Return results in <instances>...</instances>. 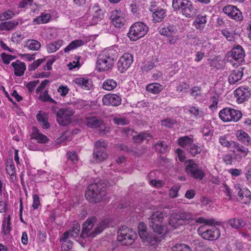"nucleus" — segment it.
<instances>
[{
	"label": "nucleus",
	"instance_id": "15",
	"mask_svg": "<svg viewBox=\"0 0 251 251\" xmlns=\"http://www.w3.org/2000/svg\"><path fill=\"white\" fill-rule=\"evenodd\" d=\"M186 172L191 176L200 180H201L205 176V174L201 168L193 160H190L187 164Z\"/></svg>",
	"mask_w": 251,
	"mask_h": 251
},
{
	"label": "nucleus",
	"instance_id": "54",
	"mask_svg": "<svg viewBox=\"0 0 251 251\" xmlns=\"http://www.w3.org/2000/svg\"><path fill=\"white\" fill-rule=\"evenodd\" d=\"M229 136L227 135H224L221 136L219 138V142L221 145L224 147L229 148L232 144L234 145V142L228 141L227 137Z\"/></svg>",
	"mask_w": 251,
	"mask_h": 251
},
{
	"label": "nucleus",
	"instance_id": "20",
	"mask_svg": "<svg viewBox=\"0 0 251 251\" xmlns=\"http://www.w3.org/2000/svg\"><path fill=\"white\" fill-rule=\"evenodd\" d=\"M102 101L103 105L117 106L121 104L122 99L116 94H108L103 97Z\"/></svg>",
	"mask_w": 251,
	"mask_h": 251
},
{
	"label": "nucleus",
	"instance_id": "2",
	"mask_svg": "<svg viewBox=\"0 0 251 251\" xmlns=\"http://www.w3.org/2000/svg\"><path fill=\"white\" fill-rule=\"evenodd\" d=\"M106 184L102 182L89 185L85 193V197L90 202L97 203L106 195Z\"/></svg>",
	"mask_w": 251,
	"mask_h": 251
},
{
	"label": "nucleus",
	"instance_id": "17",
	"mask_svg": "<svg viewBox=\"0 0 251 251\" xmlns=\"http://www.w3.org/2000/svg\"><path fill=\"white\" fill-rule=\"evenodd\" d=\"M133 61V55L130 53H125L120 57L117 63V67L121 73H124L131 66Z\"/></svg>",
	"mask_w": 251,
	"mask_h": 251
},
{
	"label": "nucleus",
	"instance_id": "53",
	"mask_svg": "<svg viewBox=\"0 0 251 251\" xmlns=\"http://www.w3.org/2000/svg\"><path fill=\"white\" fill-rule=\"evenodd\" d=\"M14 12L11 10H8L4 12H2L0 15V20L5 21L6 20L10 19L15 16Z\"/></svg>",
	"mask_w": 251,
	"mask_h": 251
},
{
	"label": "nucleus",
	"instance_id": "57",
	"mask_svg": "<svg viewBox=\"0 0 251 251\" xmlns=\"http://www.w3.org/2000/svg\"><path fill=\"white\" fill-rule=\"evenodd\" d=\"M1 57L3 63L8 65L10 63V61L15 59L16 57L15 55L6 54L5 52H2L1 54Z\"/></svg>",
	"mask_w": 251,
	"mask_h": 251
},
{
	"label": "nucleus",
	"instance_id": "39",
	"mask_svg": "<svg viewBox=\"0 0 251 251\" xmlns=\"http://www.w3.org/2000/svg\"><path fill=\"white\" fill-rule=\"evenodd\" d=\"M86 43L84 40L78 39L72 41L65 49V52H67L71 50L76 49L82 46Z\"/></svg>",
	"mask_w": 251,
	"mask_h": 251
},
{
	"label": "nucleus",
	"instance_id": "11",
	"mask_svg": "<svg viewBox=\"0 0 251 251\" xmlns=\"http://www.w3.org/2000/svg\"><path fill=\"white\" fill-rule=\"evenodd\" d=\"M107 143L103 140L96 141L93 151L94 157L97 162H101L105 160L108 156L106 151Z\"/></svg>",
	"mask_w": 251,
	"mask_h": 251
},
{
	"label": "nucleus",
	"instance_id": "33",
	"mask_svg": "<svg viewBox=\"0 0 251 251\" xmlns=\"http://www.w3.org/2000/svg\"><path fill=\"white\" fill-rule=\"evenodd\" d=\"M93 14L91 21L89 22V24L91 25H95L100 21L103 17V13L102 11L97 7Z\"/></svg>",
	"mask_w": 251,
	"mask_h": 251
},
{
	"label": "nucleus",
	"instance_id": "24",
	"mask_svg": "<svg viewBox=\"0 0 251 251\" xmlns=\"http://www.w3.org/2000/svg\"><path fill=\"white\" fill-rule=\"evenodd\" d=\"M11 66L14 68L15 75L21 76L24 75L26 70V65L24 62L17 60L15 62L12 63Z\"/></svg>",
	"mask_w": 251,
	"mask_h": 251
},
{
	"label": "nucleus",
	"instance_id": "14",
	"mask_svg": "<svg viewBox=\"0 0 251 251\" xmlns=\"http://www.w3.org/2000/svg\"><path fill=\"white\" fill-rule=\"evenodd\" d=\"M223 11L229 18L238 23L242 22L244 20L242 12L234 5H226L223 7Z\"/></svg>",
	"mask_w": 251,
	"mask_h": 251
},
{
	"label": "nucleus",
	"instance_id": "1",
	"mask_svg": "<svg viewBox=\"0 0 251 251\" xmlns=\"http://www.w3.org/2000/svg\"><path fill=\"white\" fill-rule=\"evenodd\" d=\"M97 221L95 217L89 218L83 224L82 230L80 237L82 238H88L91 240L96 237L98 234L101 233L105 228L108 227L110 220L105 219L99 222L96 227L93 228Z\"/></svg>",
	"mask_w": 251,
	"mask_h": 251
},
{
	"label": "nucleus",
	"instance_id": "47",
	"mask_svg": "<svg viewBox=\"0 0 251 251\" xmlns=\"http://www.w3.org/2000/svg\"><path fill=\"white\" fill-rule=\"evenodd\" d=\"M10 225V216L8 215L7 218L3 220L1 226L2 231L5 235L8 234L11 230Z\"/></svg>",
	"mask_w": 251,
	"mask_h": 251
},
{
	"label": "nucleus",
	"instance_id": "40",
	"mask_svg": "<svg viewBox=\"0 0 251 251\" xmlns=\"http://www.w3.org/2000/svg\"><path fill=\"white\" fill-rule=\"evenodd\" d=\"M60 242L62 243L61 249L62 251H69L73 247V242L72 239L67 237H62L60 239Z\"/></svg>",
	"mask_w": 251,
	"mask_h": 251
},
{
	"label": "nucleus",
	"instance_id": "59",
	"mask_svg": "<svg viewBox=\"0 0 251 251\" xmlns=\"http://www.w3.org/2000/svg\"><path fill=\"white\" fill-rule=\"evenodd\" d=\"M57 32L53 29H48L45 31V38L49 40L55 39L57 36Z\"/></svg>",
	"mask_w": 251,
	"mask_h": 251
},
{
	"label": "nucleus",
	"instance_id": "48",
	"mask_svg": "<svg viewBox=\"0 0 251 251\" xmlns=\"http://www.w3.org/2000/svg\"><path fill=\"white\" fill-rule=\"evenodd\" d=\"M172 251H192L191 248L187 245L183 243H177L173 246L171 249Z\"/></svg>",
	"mask_w": 251,
	"mask_h": 251
},
{
	"label": "nucleus",
	"instance_id": "16",
	"mask_svg": "<svg viewBox=\"0 0 251 251\" xmlns=\"http://www.w3.org/2000/svg\"><path fill=\"white\" fill-rule=\"evenodd\" d=\"M236 101L238 103H242L248 100L251 95V89L248 86H240L234 92Z\"/></svg>",
	"mask_w": 251,
	"mask_h": 251
},
{
	"label": "nucleus",
	"instance_id": "22",
	"mask_svg": "<svg viewBox=\"0 0 251 251\" xmlns=\"http://www.w3.org/2000/svg\"><path fill=\"white\" fill-rule=\"evenodd\" d=\"M73 82L85 90H89L92 87L91 79L87 77H76L73 80Z\"/></svg>",
	"mask_w": 251,
	"mask_h": 251
},
{
	"label": "nucleus",
	"instance_id": "58",
	"mask_svg": "<svg viewBox=\"0 0 251 251\" xmlns=\"http://www.w3.org/2000/svg\"><path fill=\"white\" fill-rule=\"evenodd\" d=\"M45 61L46 58H45L38 59L34 61V62L28 66V70L29 71L35 70L40 66L41 64H42L43 62H44Z\"/></svg>",
	"mask_w": 251,
	"mask_h": 251
},
{
	"label": "nucleus",
	"instance_id": "61",
	"mask_svg": "<svg viewBox=\"0 0 251 251\" xmlns=\"http://www.w3.org/2000/svg\"><path fill=\"white\" fill-rule=\"evenodd\" d=\"M197 223H204L207 225L212 226L215 224V221L213 219H205L202 217H199L195 219Z\"/></svg>",
	"mask_w": 251,
	"mask_h": 251
},
{
	"label": "nucleus",
	"instance_id": "7",
	"mask_svg": "<svg viewBox=\"0 0 251 251\" xmlns=\"http://www.w3.org/2000/svg\"><path fill=\"white\" fill-rule=\"evenodd\" d=\"M166 216V214L160 211H156L152 213L150 221V226L153 230L161 234L167 233V229L164 228V227H163L160 224Z\"/></svg>",
	"mask_w": 251,
	"mask_h": 251
},
{
	"label": "nucleus",
	"instance_id": "63",
	"mask_svg": "<svg viewBox=\"0 0 251 251\" xmlns=\"http://www.w3.org/2000/svg\"><path fill=\"white\" fill-rule=\"evenodd\" d=\"M180 188V186L178 184L174 185L172 187L169 191V195L172 198H176L177 196V193Z\"/></svg>",
	"mask_w": 251,
	"mask_h": 251
},
{
	"label": "nucleus",
	"instance_id": "30",
	"mask_svg": "<svg viewBox=\"0 0 251 251\" xmlns=\"http://www.w3.org/2000/svg\"><path fill=\"white\" fill-rule=\"evenodd\" d=\"M36 118L43 128L47 129L50 127V124L48 122V116L46 113L40 111L37 114Z\"/></svg>",
	"mask_w": 251,
	"mask_h": 251
},
{
	"label": "nucleus",
	"instance_id": "12",
	"mask_svg": "<svg viewBox=\"0 0 251 251\" xmlns=\"http://www.w3.org/2000/svg\"><path fill=\"white\" fill-rule=\"evenodd\" d=\"M74 114V110L70 108L60 109L56 113V120L58 123L62 126L68 125L72 121V116Z\"/></svg>",
	"mask_w": 251,
	"mask_h": 251
},
{
	"label": "nucleus",
	"instance_id": "45",
	"mask_svg": "<svg viewBox=\"0 0 251 251\" xmlns=\"http://www.w3.org/2000/svg\"><path fill=\"white\" fill-rule=\"evenodd\" d=\"M154 148L156 151L159 153H164L169 149V146L165 141H159L154 144Z\"/></svg>",
	"mask_w": 251,
	"mask_h": 251
},
{
	"label": "nucleus",
	"instance_id": "4",
	"mask_svg": "<svg viewBox=\"0 0 251 251\" xmlns=\"http://www.w3.org/2000/svg\"><path fill=\"white\" fill-rule=\"evenodd\" d=\"M113 52L112 50H106L99 55L97 62L99 71H105L112 68L115 58Z\"/></svg>",
	"mask_w": 251,
	"mask_h": 251
},
{
	"label": "nucleus",
	"instance_id": "44",
	"mask_svg": "<svg viewBox=\"0 0 251 251\" xmlns=\"http://www.w3.org/2000/svg\"><path fill=\"white\" fill-rule=\"evenodd\" d=\"M162 86L158 83H151L148 85L146 90L152 94H157L162 90Z\"/></svg>",
	"mask_w": 251,
	"mask_h": 251
},
{
	"label": "nucleus",
	"instance_id": "64",
	"mask_svg": "<svg viewBox=\"0 0 251 251\" xmlns=\"http://www.w3.org/2000/svg\"><path fill=\"white\" fill-rule=\"evenodd\" d=\"M210 100L212 103L209 105V108L211 110H214L217 107L219 101V97L217 95H215L210 98Z\"/></svg>",
	"mask_w": 251,
	"mask_h": 251
},
{
	"label": "nucleus",
	"instance_id": "8",
	"mask_svg": "<svg viewBox=\"0 0 251 251\" xmlns=\"http://www.w3.org/2000/svg\"><path fill=\"white\" fill-rule=\"evenodd\" d=\"M245 52L240 45L235 46L227 53L229 61L233 66H238L244 60Z\"/></svg>",
	"mask_w": 251,
	"mask_h": 251
},
{
	"label": "nucleus",
	"instance_id": "10",
	"mask_svg": "<svg viewBox=\"0 0 251 251\" xmlns=\"http://www.w3.org/2000/svg\"><path fill=\"white\" fill-rule=\"evenodd\" d=\"M219 115L220 119L225 122H237L242 116V114L240 111L228 107L221 110Z\"/></svg>",
	"mask_w": 251,
	"mask_h": 251
},
{
	"label": "nucleus",
	"instance_id": "5",
	"mask_svg": "<svg viewBox=\"0 0 251 251\" xmlns=\"http://www.w3.org/2000/svg\"><path fill=\"white\" fill-rule=\"evenodd\" d=\"M136 237V232L126 226H122L118 230L117 239L123 245H131Z\"/></svg>",
	"mask_w": 251,
	"mask_h": 251
},
{
	"label": "nucleus",
	"instance_id": "26",
	"mask_svg": "<svg viewBox=\"0 0 251 251\" xmlns=\"http://www.w3.org/2000/svg\"><path fill=\"white\" fill-rule=\"evenodd\" d=\"M207 21L206 15H199L193 22V25L195 27L200 30H202L205 26Z\"/></svg>",
	"mask_w": 251,
	"mask_h": 251
},
{
	"label": "nucleus",
	"instance_id": "28",
	"mask_svg": "<svg viewBox=\"0 0 251 251\" xmlns=\"http://www.w3.org/2000/svg\"><path fill=\"white\" fill-rule=\"evenodd\" d=\"M19 25V20L15 19L2 22L0 24L1 30L10 31L14 29Z\"/></svg>",
	"mask_w": 251,
	"mask_h": 251
},
{
	"label": "nucleus",
	"instance_id": "6",
	"mask_svg": "<svg viewBox=\"0 0 251 251\" xmlns=\"http://www.w3.org/2000/svg\"><path fill=\"white\" fill-rule=\"evenodd\" d=\"M149 27L143 22H136L129 28L128 36L130 40L135 41L143 37L148 32Z\"/></svg>",
	"mask_w": 251,
	"mask_h": 251
},
{
	"label": "nucleus",
	"instance_id": "42",
	"mask_svg": "<svg viewBox=\"0 0 251 251\" xmlns=\"http://www.w3.org/2000/svg\"><path fill=\"white\" fill-rule=\"evenodd\" d=\"M188 112L196 119L201 118L204 115L202 110L198 107L194 105L189 106Z\"/></svg>",
	"mask_w": 251,
	"mask_h": 251
},
{
	"label": "nucleus",
	"instance_id": "51",
	"mask_svg": "<svg viewBox=\"0 0 251 251\" xmlns=\"http://www.w3.org/2000/svg\"><path fill=\"white\" fill-rule=\"evenodd\" d=\"M66 156L67 158L66 163L67 164H70L71 162L73 164H75L78 160L77 155L74 151L68 152L66 154Z\"/></svg>",
	"mask_w": 251,
	"mask_h": 251
},
{
	"label": "nucleus",
	"instance_id": "38",
	"mask_svg": "<svg viewBox=\"0 0 251 251\" xmlns=\"http://www.w3.org/2000/svg\"><path fill=\"white\" fill-rule=\"evenodd\" d=\"M193 142L192 138L187 136L180 137L177 139L178 144L186 150L188 149Z\"/></svg>",
	"mask_w": 251,
	"mask_h": 251
},
{
	"label": "nucleus",
	"instance_id": "50",
	"mask_svg": "<svg viewBox=\"0 0 251 251\" xmlns=\"http://www.w3.org/2000/svg\"><path fill=\"white\" fill-rule=\"evenodd\" d=\"M151 136L146 133H142L133 136V140L135 142L140 143L144 140H149Z\"/></svg>",
	"mask_w": 251,
	"mask_h": 251
},
{
	"label": "nucleus",
	"instance_id": "60",
	"mask_svg": "<svg viewBox=\"0 0 251 251\" xmlns=\"http://www.w3.org/2000/svg\"><path fill=\"white\" fill-rule=\"evenodd\" d=\"M177 216L180 220V222H181L182 221L192 220L193 218V216L191 213L187 212L180 213Z\"/></svg>",
	"mask_w": 251,
	"mask_h": 251
},
{
	"label": "nucleus",
	"instance_id": "29",
	"mask_svg": "<svg viewBox=\"0 0 251 251\" xmlns=\"http://www.w3.org/2000/svg\"><path fill=\"white\" fill-rule=\"evenodd\" d=\"M153 232V234L148 236V239L145 241L151 246L157 245L160 242L161 238L165 234L157 233L154 230Z\"/></svg>",
	"mask_w": 251,
	"mask_h": 251
},
{
	"label": "nucleus",
	"instance_id": "18",
	"mask_svg": "<svg viewBox=\"0 0 251 251\" xmlns=\"http://www.w3.org/2000/svg\"><path fill=\"white\" fill-rule=\"evenodd\" d=\"M86 123L88 126L90 128H99L100 134L106 130V127L103 121L97 117L93 116L87 118Z\"/></svg>",
	"mask_w": 251,
	"mask_h": 251
},
{
	"label": "nucleus",
	"instance_id": "62",
	"mask_svg": "<svg viewBox=\"0 0 251 251\" xmlns=\"http://www.w3.org/2000/svg\"><path fill=\"white\" fill-rule=\"evenodd\" d=\"M33 203L32 207L34 209H38L41 206L40 199L37 194H34L32 196Z\"/></svg>",
	"mask_w": 251,
	"mask_h": 251
},
{
	"label": "nucleus",
	"instance_id": "55",
	"mask_svg": "<svg viewBox=\"0 0 251 251\" xmlns=\"http://www.w3.org/2000/svg\"><path fill=\"white\" fill-rule=\"evenodd\" d=\"M50 18V14H42L41 16L37 17L34 21H36L38 24H44L47 23Z\"/></svg>",
	"mask_w": 251,
	"mask_h": 251
},
{
	"label": "nucleus",
	"instance_id": "46",
	"mask_svg": "<svg viewBox=\"0 0 251 251\" xmlns=\"http://www.w3.org/2000/svg\"><path fill=\"white\" fill-rule=\"evenodd\" d=\"M138 233L143 241L145 242L146 240L148 239V234L147 232V226L145 223H140L139 224Z\"/></svg>",
	"mask_w": 251,
	"mask_h": 251
},
{
	"label": "nucleus",
	"instance_id": "23",
	"mask_svg": "<svg viewBox=\"0 0 251 251\" xmlns=\"http://www.w3.org/2000/svg\"><path fill=\"white\" fill-rule=\"evenodd\" d=\"M238 200L243 203L249 204L251 202V192L246 188L238 192Z\"/></svg>",
	"mask_w": 251,
	"mask_h": 251
},
{
	"label": "nucleus",
	"instance_id": "31",
	"mask_svg": "<svg viewBox=\"0 0 251 251\" xmlns=\"http://www.w3.org/2000/svg\"><path fill=\"white\" fill-rule=\"evenodd\" d=\"M238 140L246 145H251V137L245 131L238 130L236 134Z\"/></svg>",
	"mask_w": 251,
	"mask_h": 251
},
{
	"label": "nucleus",
	"instance_id": "35",
	"mask_svg": "<svg viewBox=\"0 0 251 251\" xmlns=\"http://www.w3.org/2000/svg\"><path fill=\"white\" fill-rule=\"evenodd\" d=\"M190 94L195 100L199 102L204 100V97L201 93V88L198 86L193 87L190 90Z\"/></svg>",
	"mask_w": 251,
	"mask_h": 251
},
{
	"label": "nucleus",
	"instance_id": "43",
	"mask_svg": "<svg viewBox=\"0 0 251 251\" xmlns=\"http://www.w3.org/2000/svg\"><path fill=\"white\" fill-rule=\"evenodd\" d=\"M25 46L30 50H38L41 48V43L36 40L28 39L25 42Z\"/></svg>",
	"mask_w": 251,
	"mask_h": 251
},
{
	"label": "nucleus",
	"instance_id": "56",
	"mask_svg": "<svg viewBox=\"0 0 251 251\" xmlns=\"http://www.w3.org/2000/svg\"><path fill=\"white\" fill-rule=\"evenodd\" d=\"M234 146H235L237 151L240 152L241 155L244 156L247 155L249 152V150L247 148L236 142L234 143Z\"/></svg>",
	"mask_w": 251,
	"mask_h": 251
},
{
	"label": "nucleus",
	"instance_id": "27",
	"mask_svg": "<svg viewBox=\"0 0 251 251\" xmlns=\"http://www.w3.org/2000/svg\"><path fill=\"white\" fill-rule=\"evenodd\" d=\"M182 225V222H180V220L179 219L177 215L176 216L172 215L170 217L168 222V226H163L164 228L167 229V232L171 230L176 229Z\"/></svg>",
	"mask_w": 251,
	"mask_h": 251
},
{
	"label": "nucleus",
	"instance_id": "3",
	"mask_svg": "<svg viewBox=\"0 0 251 251\" xmlns=\"http://www.w3.org/2000/svg\"><path fill=\"white\" fill-rule=\"evenodd\" d=\"M172 7L179 11L186 18H191L195 13L196 9L191 0H173Z\"/></svg>",
	"mask_w": 251,
	"mask_h": 251
},
{
	"label": "nucleus",
	"instance_id": "49",
	"mask_svg": "<svg viewBox=\"0 0 251 251\" xmlns=\"http://www.w3.org/2000/svg\"><path fill=\"white\" fill-rule=\"evenodd\" d=\"M187 150L189 151V153L192 156H195L197 154L201 153L202 149L201 147L193 143Z\"/></svg>",
	"mask_w": 251,
	"mask_h": 251
},
{
	"label": "nucleus",
	"instance_id": "37",
	"mask_svg": "<svg viewBox=\"0 0 251 251\" xmlns=\"http://www.w3.org/2000/svg\"><path fill=\"white\" fill-rule=\"evenodd\" d=\"M227 223L232 227L235 229L242 228L244 227L246 224V222L242 219L236 218L229 219Z\"/></svg>",
	"mask_w": 251,
	"mask_h": 251
},
{
	"label": "nucleus",
	"instance_id": "25",
	"mask_svg": "<svg viewBox=\"0 0 251 251\" xmlns=\"http://www.w3.org/2000/svg\"><path fill=\"white\" fill-rule=\"evenodd\" d=\"M243 75V68L242 67L234 70L229 75L228 82L230 84H234L240 80Z\"/></svg>",
	"mask_w": 251,
	"mask_h": 251
},
{
	"label": "nucleus",
	"instance_id": "34",
	"mask_svg": "<svg viewBox=\"0 0 251 251\" xmlns=\"http://www.w3.org/2000/svg\"><path fill=\"white\" fill-rule=\"evenodd\" d=\"M63 41L58 40L54 42H51L47 45V50L50 53H53L58 50L63 45Z\"/></svg>",
	"mask_w": 251,
	"mask_h": 251
},
{
	"label": "nucleus",
	"instance_id": "41",
	"mask_svg": "<svg viewBox=\"0 0 251 251\" xmlns=\"http://www.w3.org/2000/svg\"><path fill=\"white\" fill-rule=\"evenodd\" d=\"M117 86V81L111 78L105 79L102 84V88L107 91H112Z\"/></svg>",
	"mask_w": 251,
	"mask_h": 251
},
{
	"label": "nucleus",
	"instance_id": "21",
	"mask_svg": "<svg viewBox=\"0 0 251 251\" xmlns=\"http://www.w3.org/2000/svg\"><path fill=\"white\" fill-rule=\"evenodd\" d=\"M30 136L31 139L35 140L40 144H45L49 140L47 136L40 132L39 129L35 126L32 127Z\"/></svg>",
	"mask_w": 251,
	"mask_h": 251
},
{
	"label": "nucleus",
	"instance_id": "32",
	"mask_svg": "<svg viewBox=\"0 0 251 251\" xmlns=\"http://www.w3.org/2000/svg\"><path fill=\"white\" fill-rule=\"evenodd\" d=\"M80 231V226L78 223L74 224L73 228L69 231H66L63 235L64 237H67L70 239H74L75 238L77 237Z\"/></svg>",
	"mask_w": 251,
	"mask_h": 251
},
{
	"label": "nucleus",
	"instance_id": "19",
	"mask_svg": "<svg viewBox=\"0 0 251 251\" xmlns=\"http://www.w3.org/2000/svg\"><path fill=\"white\" fill-rule=\"evenodd\" d=\"M111 19L112 24L116 27H121L123 26L125 22L124 14L121 10L117 9L112 12Z\"/></svg>",
	"mask_w": 251,
	"mask_h": 251
},
{
	"label": "nucleus",
	"instance_id": "52",
	"mask_svg": "<svg viewBox=\"0 0 251 251\" xmlns=\"http://www.w3.org/2000/svg\"><path fill=\"white\" fill-rule=\"evenodd\" d=\"M6 170L7 174L10 176L12 180L16 178V169L14 164H7L6 167Z\"/></svg>",
	"mask_w": 251,
	"mask_h": 251
},
{
	"label": "nucleus",
	"instance_id": "36",
	"mask_svg": "<svg viewBox=\"0 0 251 251\" xmlns=\"http://www.w3.org/2000/svg\"><path fill=\"white\" fill-rule=\"evenodd\" d=\"M176 31V28L174 25H169L166 26L160 27L159 32L162 35L169 37L175 33Z\"/></svg>",
	"mask_w": 251,
	"mask_h": 251
},
{
	"label": "nucleus",
	"instance_id": "13",
	"mask_svg": "<svg viewBox=\"0 0 251 251\" xmlns=\"http://www.w3.org/2000/svg\"><path fill=\"white\" fill-rule=\"evenodd\" d=\"M197 231L203 239L209 240H216L220 237L221 234L220 230L215 226L205 229V226H201Z\"/></svg>",
	"mask_w": 251,
	"mask_h": 251
},
{
	"label": "nucleus",
	"instance_id": "9",
	"mask_svg": "<svg viewBox=\"0 0 251 251\" xmlns=\"http://www.w3.org/2000/svg\"><path fill=\"white\" fill-rule=\"evenodd\" d=\"M149 10L152 13V20L154 23H160L166 17V10L159 1H151Z\"/></svg>",
	"mask_w": 251,
	"mask_h": 251
}]
</instances>
